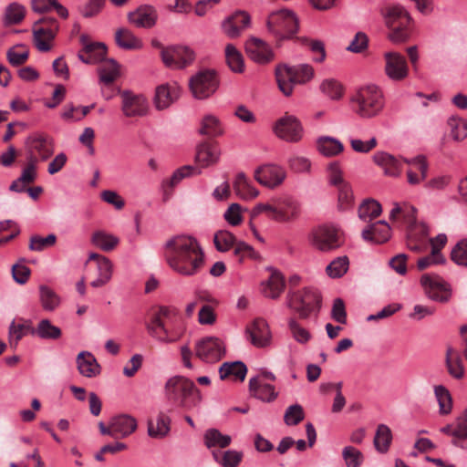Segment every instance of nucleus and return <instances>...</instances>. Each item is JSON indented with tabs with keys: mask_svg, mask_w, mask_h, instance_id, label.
I'll use <instances>...</instances> for the list:
<instances>
[{
	"mask_svg": "<svg viewBox=\"0 0 467 467\" xmlns=\"http://www.w3.org/2000/svg\"><path fill=\"white\" fill-rule=\"evenodd\" d=\"M165 260L177 274L184 276L197 275L204 265V253L196 238L176 235L165 244Z\"/></svg>",
	"mask_w": 467,
	"mask_h": 467,
	"instance_id": "f257e3e1",
	"label": "nucleus"
},
{
	"mask_svg": "<svg viewBox=\"0 0 467 467\" xmlns=\"http://www.w3.org/2000/svg\"><path fill=\"white\" fill-rule=\"evenodd\" d=\"M167 400L177 408L191 410L198 407L202 397L194 382L182 376L169 379L164 386Z\"/></svg>",
	"mask_w": 467,
	"mask_h": 467,
	"instance_id": "f03ea898",
	"label": "nucleus"
},
{
	"mask_svg": "<svg viewBox=\"0 0 467 467\" xmlns=\"http://www.w3.org/2000/svg\"><path fill=\"white\" fill-rule=\"evenodd\" d=\"M384 23L390 29L389 38L399 44L407 41L410 36L412 18L400 5H389L380 9Z\"/></svg>",
	"mask_w": 467,
	"mask_h": 467,
	"instance_id": "7ed1b4c3",
	"label": "nucleus"
},
{
	"mask_svg": "<svg viewBox=\"0 0 467 467\" xmlns=\"http://www.w3.org/2000/svg\"><path fill=\"white\" fill-rule=\"evenodd\" d=\"M322 298L319 292L311 287L302 290L289 291L285 297V305L300 319H307L311 317L317 318L321 308Z\"/></svg>",
	"mask_w": 467,
	"mask_h": 467,
	"instance_id": "20e7f679",
	"label": "nucleus"
},
{
	"mask_svg": "<svg viewBox=\"0 0 467 467\" xmlns=\"http://www.w3.org/2000/svg\"><path fill=\"white\" fill-rule=\"evenodd\" d=\"M350 102L353 111L363 119L378 116L384 108L383 94L375 85L358 88L352 96Z\"/></svg>",
	"mask_w": 467,
	"mask_h": 467,
	"instance_id": "39448f33",
	"label": "nucleus"
},
{
	"mask_svg": "<svg viewBox=\"0 0 467 467\" xmlns=\"http://www.w3.org/2000/svg\"><path fill=\"white\" fill-rule=\"evenodd\" d=\"M314 68L309 64H300L289 67L279 65L275 67V78L280 91L285 96H290L295 84H306L314 78Z\"/></svg>",
	"mask_w": 467,
	"mask_h": 467,
	"instance_id": "423d86ee",
	"label": "nucleus"
},
{
	"mask_svg": "<svg viewBox=\"0 0 467 467\" xmlns=\"http://www.w3.org/2000/svg\"><path fill=\"white\" fill-rule=\"evenodd\" d=\"M267 28L276 37L289 38L298 30V20L296 14L288 9L272 12L267 19Z\"/></svg>",
	"mask_w": 467,
	"mask_h": 467,
	"instance_id": "0eeeda50",
	"label": "nucleus"
},
{
	"mask_svg": "<svg viewBox=\"0 0 467 467\" xmlns=\"http://www.w3.org/2000/svg\"><path fill=\"white\" fill-rule=\"evenodd\" d=\"M219 81L213 70H202L192 76L189 81L190 89L197 99H204L218 88Z\"/></svg>",
	"mask_w": 467,
	"mask_h": 467,
	"instance_id": "6e6552de",
	"label": "nucleus"
},
{
	"mask_svg": "<svg viewBox=\"0 0 467 467\" xmlns=\"http://www.w3.org/2000/svg\"><path fill=\"white\" fill-rule=\"evenodd\" d=\"M309 241L315 248L322 252L335 250L343 244L338 230L329 225H323L315 229L309 237Z\"/></svg>",
	"mask_w": 467,
	"mask_h": 467,
	"instance_id": "1a4fd4ad",
	"label": "nucleus"
},
{
	"mask_svg": "<svg viewBox=\"0 0 467 467\" xmlns=\"http://www.w3.org/2000/svg\"><path fill=\"white\" fill-rule=\"evenodd\" d=\"M194 353L205 363H215L224 356L225 346L219 337H206L196 342Z\"/></svg>",
	"mask_w": 467,
	"mask_h": 467,
	"instance_id": "9d476101",
	"label": "nucleus"
},
{
	"mask_svg": "<svg viewBox=\"0 0 467 467\" xmlns=\"http://www.w3.org/2000/svg\"><path fill=\"white\" fill-rule=\"evenodd\" d=\"M274 132L286 142L296 143L302 140L304 129L297 118L285 114L275 123Z\"/></svg>",
	"mask_w": 467,
	"mask_h": 467,
	"instance_id": "9b49d317",
	"label": "nucleus"
},
{
	"mask_svg": "<svg viewBox=\"0 0 467 467\" xmlns=\"http://www.w3.org/2000/svg\"><path fill=\"white\" fill-rule=\"evenodd\" d=\"M26 147L28 157L38 155L41 161H47L54 153V140L52 137L43 132H35L26 139Z\"/></svg>",
	"mask_w": 467,
	"mask_h": 467,
	"instance_id": "f8f14e48",
	"label": "nucleus"
},
{
	"mask_svg": "<svg viewBox=\"0 0 467 467\" xmlns=\"http://www.w3.org/2000/svg\"><path fill=\"white\" fill-rule=\"evenodd\" d=\"M161 59L167 67L183 68L194 61L195 53L189 47H170L162 49Z\"/></svg>",
	"mask_w": 467,
	"mask_h": 467,
	"instance_id": "ddd939ff",
	"label": "nucleus"
},
{
	"mask_svg": "<svg viewBox=\"0 0 467 467\" xmlns=\"http://www.w3.org/2000/svg\"><path fill=\"white\" fill-rule=\"evenodd\" d=\"M420 284L427 296L433 301L444 303L451 297L449 285L439 275H423Z\"/></svg>",
	"mask_w": 467,
	"mask_h": 467,
	"instance_id": "4468645a",
	"label": "nucleus"
},
{
	"mask_svg": "<svg viewBox=\"0 0 467 467\" xmlns=\"http://www.w3.org/2000/svg\"><path fill=\"white\" fill-rule=\"evenodd\" d=\"M120 98L121 110L126 117L135 118L147 115L149 104L144 96L124 90L121 92Z\"/></svg>",
	"mask_w": 467,
	"mask_h": 467,
	"instance_id": "2eb2a0df",
	"label": "nucleus"
},
{
	"mask_svg": "<svg viewBox=\"0 0 467 467\" xmlns=\"http://www.w3.org/2000/svg\"><path fill=\"white\" fill-rule=\"evenodd\" d=\"M285 169L276 164H264L254 171V179L263 186L274 189L285 181Z\"/></svg>",
	"mask_w": 467,
	"mask_h": 467,
	"instance_id": "dca6fc26",
	"label": "nucleus"
},
{
	"mask_svg": "<svg viewBox=\"0 0 467 467\" xmlns=\"http://www.w3.org/2000/svg\"><path fill=\"white\" fill-rule=\"evenodd\" d=\"M385 74L392 81H402L409 76V67L404 56L398 52H386Z\"/></svg>",
	"mask_w": 467,
	"mask_h": 467,
	"instance_id": "f3484780",
	"label": "nucleus"
},
{
	"mask_svg": "<svg viewBox=\"0 0 467 467\" xmlns=\"http://www.w3.org/2000/svg\"><path fill=\"white\" fill-rule=\"evenodd\" d=\"M83 50L78 53V58L86 64H97L105 60L107 47L101 42H89L85 35L80 36Z\"/></svg>",
	"mask_w": 467,
	"mask_h": 467,
	"instance_id": "a211bd4d",
	"label": "nucleus"
},
{
	"mask_svg": "<svg viewBox=\"0 0 467 467\" xmlns=\"http://www.w3.org/2000/svg\"><path fill=\"white\" fill-rule=\"evenodd\" d=\"M250 342L256 348H265L270 344L271 331L263 318L254 319L245 329Z\"/></svg>",
	"mask_w": 467,
	"mask_h": 467,
	"instance_id": "6ab92c4d",
	"label": "nucleus"
},
{
	"mask_svg": "<svg viewBox=\"0 0 467 467\" xmlns=\"http://www.w3.org/2000/svg\"><path fill=\"white\" fill-rule=\"evenodd\" d=\"M250 25L251 17L249 14L244 11H236L223 21L222 28L228 37L236 38Z\"/></svg>",
	"mask_w": 467,
	"mask_h": 467,
	"instance_id": "aec40b11",
	"label": "nucleus"
},
{
	"mask_svg": "<svg viewBox=\"0 0 467 467\" xmlns=\"http://www.w3.org/2000/svg\"><path fill=\"white\" fill-rule=\"evenodd\" d=\"M248 57L258 64H267L274 58L271 47L262 39L251 37L245 43Z\"/></svg>",
	"mask_w": 467,
	"mask_h": 467,
	"instance_id": "412c9836",
	"label": "nucleus"
},
{
	"mask_svg": "<svg viewBox=\"0 0 467 467\" xmlns=\"http://www.w3.org/2000/svg\"><path fill=\"white\" fill-rule=\"evenodd\" d=\"M158 19L156 9L151 5H141L128 14V20L136 27L150 28Z\"/></svg>",
	"mask_w": 467,
	"mask_h": 467,
	"instance_id": "4be33fe9",
	"label": "nucleus"
},
{
	"mask_svg": "<svg viewBox=\"0 0 467 467\" xmlns=\"http://www.w3.org/2000/svg\"><path fill=\"white\" fill-rule=\"evenodd\" d=\"M180 95L181 89L176 83L162 84L156 88L155 106L159 110L165 109L175 102Z\"/></svg>",
	"mask_w": 467,
	"mask_h": 467,
	"instance_id": "5701e85b",
	"label": "nucleus"
},
{
	"mask_svg": "<svg viewBox=\"0 0 467 467\" xmlns=\"http://www.w3.org/2000/svg\"><path fill=\"white\" fill-rule=\"evenodd\" d=\"M362 238L374 244H383L391 236V229L385 221H378L362 231Z\"/></svg>",
	"mask_w": 467,
	"mask_h": 467,
	"instance_id": "b1692460",
	"label": "nucleus"
},
{
	"mask_svg": "<svg viewBox=\"0 0 467 467\" xmlns=\"http://www.w3.org/2000/svg\"><path fill=\"white\" fill-rule=\"evenodd\" d=\"M410 169L407 171L408 182L410 184H419L425 180L428 171V163L422 155H419L412 159H404Z\"/></svg>",
	"mask_w": 467,
	"mask_h": 467,
	"instance_id": "393cba45",
	"label": "nucleus"
},
{
	"mask_svg": "<svg viewBox=\"0 0 467 467\" xmlns=\"http://www.w3.org/2000/svg\"><path fill=\"white\" fill-rule=\"evenodd\" d=\"M220 150L214 142H202L196 149L195 161L202 168L215 164L219 161Z\"/></svg>",
	"mask_w": 467,
	"mask_h": 467,
	"instance_id": "a878e982",
	"label": "nucleus"
},
{
	"mask_svg": "<svg viewBox=\"0 0 467 467\" xmlns=\"http://www.w3.org/2000/svg\"><path fill=\"white\" fill-rule=\"evenodd\" d=\"M285 287V277L277 270H273L268 280L262 283L263 295L271 299H277Z\"/></svg>",
	"mask_w": 467,
	"mask_h": 467,
	"instance_id": "bb28decb",
	"label": "nucleus"
},
{
	"mask_svg": "<svg viewBox=\"0 0 467 467\" xmlns=\"http://www.w3.org/2000/svg\"><path fill=\"white\" fill-rule=\"evenodd\" d=\"M115 439H123L130 436L137 429V420L130 415L120 414L111 419Z\"/></svg>",
	"mask_w": 467,
	"mask_h": 467,
	"instance_id": "cd10ccee",
	"label": "nucleus"
},
{
	"mask_svg": "<svg viewBox=\"0 0 467 467\" xmlns=\"http://www.w3.org/2000/svg\"><path fill=\"white\" fill-rule=\"evenodd\" d=\"M78 372L86 378H94L100 374V365L88 351H82L77 357Z\"/></svg>",
	"mask_w": 467,
	"mask_h": 467,
	"instance_id": "c85d7f7f",
	"label": "nucleus"
},
{
	"mask_svg": "<svg viewBox=\"0 0 467 467\" xmlns=\"http://www.w3.org/2000/svg\"><path fill=\"white\" fill-rule=\"evenodd\" d=\"M33 41L36 47L41 52H47L51 49V41L56 37V27L43 28L39 26L38 23H34L33 27Z\"/></svg>",
	"mask_w": 467,
	"mask_h": 467,
	"instance_id": "c756f323",
	"label": "nucleus"
},
{
	"mask_svg": "<svg viewBox=\"0 0 467 467\" xmlns=\"http://www.w3.org/2000/svg\"><path fill=\"white\" fill-rule=\"evenodd\" d=\"M373 160L376 164L383 169L386 175L395 177L401 172L402 164L400 160L385 151L376 152Z\"/></svg>",
	"mask_w": 467,
	"mask_h": 467,
	"instance_id": "7c9ffc66",
	"label": "nucleus"
},
{
	"mask_svg": "<svg viewBox=\"0 0 467 467\" xmlns=\"http://www.w3.org/2000/svg\"><path fill=\"white\" fill-rule=\"evenodd\" d=\"M148 333L161 343H173L177 340L176 337L170 336L167 327H165L164 320L159 319L158 317H151L146 325Z\"/></svg>",
	"mask_w": 467,
	"mask_h": 467,
	"instance_id": "2f4dec72",
	"label": "nucleus"
},
{
	"mask_svg": "<svg viewBox=\"0 0 467 467\" xmlns=\"http://www.w3.org/2000/svg\"><path fill=\"white\" fill-rule=\"evenodd\" d=\"M249 389L258 400L265 402H271L277 397L275 387L270 384L260 382L258 378H252L249 380Z\"/></svg>",
	"mask_w": 467,
	"mask_h": 467,
	"instance_id": "473e14b6",
	"label": "nucleus"
},
{
	"mask_svg": "<svg viewBox=\"0 0 467 467\" xmlns=\"http://www.w3.org/2000/svg\"><path fill=\"white\" fill-rule=\"evenodd\" d=\"M300 213L299 203L292 199H285L282 204H280L275 214L271 216V219L277 222H289L296 219Z\"/></svg>",
	"mask_w": 467,
	"mask_h": 467,
	"instance_id": "72a5a7b5",
	"label": "nucleus"
},
{
	"mask_svg": "<svg viewBox=\"0 0 467 467\" xmlns=\"http://www.w3.org/2000/svg\"><path fill=\"white\" fill-rule=\"evenodd\" d=\"M247 368L242 361L224 362L219 368L221 379H232L244 381L246 376Z\"/></svg>",
	"mask_w": 467,
	"mask_h": 467,
	"instance_id": "f704fd0d",
	"label": "nucleus"
},
{
	"mask_svg": "<svg viewBox=\"0 0 467 467\" xmlns=\"http://www.w3.org/2000/svg\"><path fill=\"white\" fill-rule=\"evenodd\" d=\"M445 365L448 373L456 379H461L464 376V368L462 358L452 347L448 346L445 354Z\"/></svg>",
	"mask_w": 467,
	"mask_h": 467,
	"instance_id": "c9c22d12",
	"label": "nucleus"
},
{
	"mask_svg": "<svg viewBox=\"0 0 467 467\" xmlns=\"http://www.w3.org/2000/svg\"><path fill=\"white\" fill-rule=\"evenodd\" d=\"M116 44L122 49L138 50L143 46L142 41L138 38L130 30L119 28L115 33Z\"/></svg>",
	"mask_w": 467,
	"mask_h": 467,
	"instance_id": "e433bc0d",
	"label": "nucleus"
},
{
	"mask_svg": "<svg viewBox=\"0 0 467 467\" xmlns=\"http://www.w3.org/2000/svg\"><path fill=\"white\" fill-rule=\"evenodd\" d=\"M171 419L163 412H160L157 416L156 422L149 420L148 434L154 439L164 438L170 431Z\"/></svg>",
	"mask_w": 467,
	"mask_h": 467,
	"instance_id": "4c0bfd02",
	"label": "nucleus"
},
{
	"mask_svg": "<svg viewBox=\"0 0 467 467\" xmlns=\"http://www.w3.org/2000/svg\"><path fill=\"white\" fill-rule=\"evenodd\" d=\"M234 190L236 195L244 200L254 199L259 194V191L248 182L244 172H240L236 175L234 182Z\"/></svg>",
	"mask_w": 467,
	"mask_h": 467,
	"instance_id": "58836bf2",
	"label": "nucleus"
},
{
	"mask_svg": "<svg viewBox=\"0 0 467 467\" xmlns=\"http://www.w3.org/2000/svg\"><path fill=\"white\" fill-rule=\"evenodd\" d=\"M318 151L326 157H334L344 150L343 144L336 138L324 136L317 140Z\"/></svg>",
	"mask_w": 467,
	"mask_h": 467,
	"instance_id": "ea45409f",
	"label": "nucleus"
},
{
	"mask_svg": "<svg viewBox=\"0 0 467 467\" xmlns=\"http://www.w3.org/2000/svg\"><path fill=\"white\" fill-rule=\"evenodd\" d=\"M35 336V327L31 326L30 322H26L23 324H16L13 321L10 324L8 337L9 344L11 347L16 348L18 342L26 335Z\"/></svg>",
	"mask_w": 467,
	"mask_h": 467,
	"instance_id": "a19ab883",
	"label": "nucleus"
},
{
	"mask_svg": "<svg viewBox=\"0 0 467 467\" xmlns=\"http://www.w3.org/2000/svg\"><path fill=\"white\" fill-rule=\"evenodd\" d=\"M62 335L61 329L54 326L49 319H41L35 327V336L45 340H56Z\"/></svg>",
	"mask_w": 467,
	"mask_h": 467,
	"instance_id": "79ce46f5",
	"label": "nucleus"
},
{
	"mask_svg": "<svg viewBox=\"0 0 467 467\" xmlns=\"http://www.w3.org/2000/svg\"><path fill=\"white\" fill-rule=\"evenodd\" d=\"M99 276L90 283L94 288L101 287L108 284L112 277V263L109 258H100L96 265Z\"/></svg>",
	"mask_w": 467,
	"mask_h": 467,
	"instance_id": "37998d69",
	"label": "nucleus"
},
{
	"mask_svg": "<svg viewBox=\"0 0 467 467\" xmlns=\"http://www.w3.org/2000/svg\"><path fill=\"white\" fill-rule=\"evenodd\" d=\"M32 9L36 13H46L54 9L61 18L66 19L68 16L67 9L57 0H32Z\"/></svg>",
	"mask_w": 467,
	"mask_h": 467,
	"instance_id": "c03bdc74",
	"label": "nucleus"
},
{
	"mask_svg": "<svg viewBox=\"0 0 467 467\" xmlns=\"http://www.w3.org/2000/svg\"><path fill=\"white\" fill-rule=\"evenodd\" d=\"M392 441V432L389 426L386 424H379L377 428L374 437V446L380 453H385L389 451Z\"/></svg>",
	"mask_w": 467,
	"mask_h": 467,
	"instance_id": "a18cd8bd",
	"label": "nucleus"
},
{
	"mask_svg": "<svg viewBox=\"0 0 467 467\" xmlns=\"http://www.w3.org/2000/svg\"><path fill=\"white\" fill-rule=\"evenodd\" d=\"M434 395L439 404L440 415H448L452 410V398L449 389L443 385L434 387Z\"/></svg>",
	"mask_w": 467,
	"mask_h": 467,
	"instance_id": "49530a36",
	"label": "nucleus"
},
{
	"mask_svg": "<svg viewBox=\"0 0 467 467\" xmlns=\"http://www.w3.org/2000/svg\"><path fill=\"white\" fill-rule=\"evenodd\" d=\"M91 242L99 249L105 252H109L119 244V239L113 234H107L103 231H98L92 234Z\"/></svg>",
	"mask_w": 467,
	"mask_h": 467,
	"instance_id": "de8ad7c7",
	"label": "nucleus"
},
{
	"mask_svg": "<svg viewBox=\"0 0 467 467\" xmlns=\"http://www.w3.org/2000/svg\"><path fill=\"white\" fill-rule=\"evenodd\" d=\"M225 59L229 68L235 73H242L244 70V62L242 54L236 47L228 44L225 47Z\"/></svg>",
	"mask_w": 467,
	"mask_h": 467,
	"instance_id": "09e8293b",
	"label": "nucleus"
},
{
	"mask_svg": "<svg viewBox=\"0 0 467 467\" xmlns=\"http://www.w3.org/2000/svg\"><path fill=\"white\" fill-rule=\"evenodd\" d=\"M381 205L373 199L365 200L358 207V217L364 222H370L381 213Z\"/></svg>",
	"mask_w": 467,
	"mask_h": 467,
	"instance_id": "8fccbe9b",
	"label": "nucleus"
},
{
	"mask_svg": "<svg viewBox=\"0 0 467 467\" xmlns=\"http://www.w3.org/2000/svg\"><path fill=\"white\" fill-rule=\"evenodd\" d=\"M39 299L42 307L47 311H54L60 304V298L56 292L45 285L39 286Z\"/></svg>",
	"mask_w": 467,
	"mask_h": 467,
	"instance_id": "3c124183",
	"label": "nucleus"
},
{
	"mask_svg": "<svg viewBox=\"0 0 467 467\" xmlns=\"http://www.w3.org/2000/svg\"><path fill=\"white\" fill-rule=\"evenodd\" d=\"M98 71L101 82L111 84L119 75V65L114 59L104 60Z\"/></svg>",
	"mask_w": 467,
	"mask_h": 467,
	"instance_id": "603ef678",
	"label": "nucleus"
},
{
	"mask_svg": "<svg viewBox=\"0 0 467 467\" xmlns=\"http://www.w3.org/2000/svg\"><path fill=\"white\" fill-rule=\"evenodd\" d=\"M232 438L221 433L216 429H210L204 434V443L208 448L218 446L226 448L231 444Z\"/></svg>",
	"mask_w": 467,
	"mask_h": 467,
	"instance_id": "864d4df0",
	"label": "nucleus"
},
{
	"mask_svg": "<svg viewBox=\"0 0 467 467\" xmlns=\"http://www.w3.org/2000/svg\"><path fill=\"white\" fill-rule=\"evenodd\" d=\"M213 243L219 252H227L234 248L237 240L235 236L227 230H220L214 234Z\"/></svg>",
	"mask_w": 467,
	"mask_h": 467,
	"instance_id": "5fc2aeb1",
	"label": "nucleus"
},
{
	"mask_svg": "<svg viewBox=\"0 0 467 467\" xmlns=\"http://www.w3.org/2000/svg\"><path fill=\"white\" fill-rule=\"evenodd\" d=\"M26 15L25 7L18 3L8 5L5 11L4 24L5 26L17 25L24 19Z\"/></svg>",
	"mask_w": 467,
	"mask_h": 467,
	"instance_id": "6e6d98bb",
	"label": "nucleus"
},
{
	"mask_svg": "<svg viewBox=\"0 0 467 467\" xmlns=\"http://www.w3.org/2000/svg\"><path fill=\"white\" fill-rule=\"evenodd\" d=\"M199 132L202 135L209 137H215L222 134V128L219 119L215 116L206 115L202 120Z\"/></svg>",
	"mask_w": 467,
	"mask_h": 467,
	"instance_id": "4d7b16f0",
	"label": "nucleus"
},
{
	"mask_svg": "<svg viewBox=\"0 0 467 467\" xmlns=\"http://www.w3.org/2000/svg\"><path fill=\"white\" fill-rule=\"evenodd\" d=\"M349 261L348 256H339L334 259L326 268L327 274L332 278L343 276L348 270Z\"/></svg>",
	"mask_w": 467,
	"mask_h": 467,
	"instance_id": "13d9d810",
	"label": "nucleus"
},
{
	"mask_svg": "<svg viewBox=\"0 0 467 467\" xmlns=\"http://www.w3.org/2000/svg\"><path fill=\"white\" fill-rule=\"evenodd\" d=\"M288 328L292 334L293 338L300 343H307L312 336L305 327H303L295 317H290L287 320Z\"/></svg>",
	"mask_w": 467,
	"mask_h": 467,
	"instance_id": "bf43d9fd",
	"label": "nucleus"
},
{
	"mask_svg": "<svg viewBox=\"0 0 467 467\" xmlns=\"http://www.w3.org/2000/svg\"><path fill=\"white\" fill-rule=\"evenodd\" d=\"M233 255L240 264L243 263V261L246 258H259L258 253L255 252V250L251 245L243 241H237V243L234 246Z\"/></svg>",
	"mask_w": 467,
	"mask_h": 467,
	"instance_id": "052dcab7",
	"label": "nucleus"
},
{
	"mask_svg": "<svg viewBox=\"0 0 467 467\" xmlns=\"http://www.w3.org/2000/svg\"><path fill=\"white\" fill-rule=\"evenodd\" d=\"M451 259L458 265L467 267V238L460 240L451 252Z\"/></svg>",
	"mask_w": 467,
	"mask_h": 467,
	"instance_id": "680f3d73",
	"label": "nucleus"
},
{
	"mask_svg": "<svg viewBox=\"0 0 467 467\" xmlns=\"http://www.w3.org/2000/svg\"><path fill=\"white\" fill-rule=\"evenodd\" d=\"M320 88L331 99H339L343 95V87L336 79H325L321 83Z\"/></svg>",
	"mask_w": 467,
	"mask_h": 467,
	"instance_id": "e2e57ef3",
	"label": "nucleus"
},
{
	"mask_svg": "<svg viewBox=\"0 0 467 467\" xmlns=\"http://www.w3.org/2000/svg\"><path fill=\"white\" fill-rule=\"evenodd\" d=\"M451 134L455 140H462L467 137V122L459 118H451L448 120Z\"/></svg>",
	"mask_w": 467,
	"mask_h": 467,
	"instance_id": "0e129e2a",
	"label": "nucleus"
},
{
	"mask_svg": "<svg viewBox=\"0 0 467 467\" xmlns=\"http://www.w3.org/2000/svg\"><path fill=\"white\" fill-rule=\"evenodd\" d=\"M201 169L192 165L182 166L177 169L171 175L168 183L171 187L177 185L183 178L189 177L193 174H200Z\"/></svg>",
	"mask_w": 467,
	"mask_h": 467,
	"instance_id": "69168bd1",
	"label": "nucleus"
},
{
	"mask_svg": "<svg viewBox=\"0 0 467 467\" xmlns=\"http://www.w3.org/2000/svg\"><path fill=\"white\" fill-rule=\"evenodd\" d=\"M343 459L348 467H359L363 461V454L355 447L347 446L342 451Z\"/></svg>",
	"mask_w": 467,
	"mask_h": 467,
	"instance_id": "338daca9",
	"label": "nucleus"
},
{
	"mask_svg": "<svg viewBox=\"0 0 467 467\" xmlns=\"http://www.w3.org/2000/svg\"><path fill=\"white\" fill-rule=\"evenodd\" d=\"M244 457V453L235 450H228L223 453L220 460L222 467H238Z\"/></svg>",
	"mask_w": 467,
	"mask_h": 467,
	"instance_id": "774afa93",
	"label": "nucleus"
}]
</instances>
